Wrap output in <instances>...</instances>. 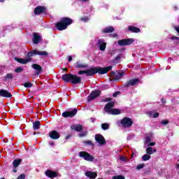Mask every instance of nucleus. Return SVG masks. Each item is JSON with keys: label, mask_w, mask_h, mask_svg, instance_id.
<instances>
[{"label": "nucleus", "mask_w": 179, "mask_h": 179, "mask_svg": "<svg viewBox=\"0 0 179 179\" xmlns=\"http://www.w3.org/2000/svg\"><path fill=\"white\" fill-rule=\"evenodd\" d=\"M49 136L51 138V139H59L61 135H59V133L57 131V130H53L49 133Z\"/></svg>", "instance_id": "obj_17"}, {"label": "nucleus", "mask_w": 179, "mask_h": 179, "mask_svg": "<svg viewBox=\"0 0 179 179\" xmlns=\"http://www.w3.org/2000/svg\"><path fill=\"white\" fill-rule=\"evenodd\" d=\"M117 34H113V37H117Z\"/></svg>", "instance_id": "obj_60"}, {"label": "nucleus", "mask_w": 179, "mask_h": 179, "mask_svg": "<svg viewBox=\"0 0 179 179\" xmlns=\"http://www.w3.org/2000/svg\"><path fill=\"white\" fill-rule=\"evenodd\" d=\"M95 141L99 143V145H106V138H104V136H103L101 134H96Z\"/></svg>", "instance_id": "obj_13"}, {"label": "nucleus", "mask_w": 179, "mask_h": 179, "mask_svg": "<svg viewBox=\"0 0 179 179\" xmlns=\"http://www.w3.org/2000/svg\"><path fill=\"white\" fill-rule=\"evenodd\" d=\"M134 38H124L121 39L117 41V44L120 45V47H125L127 45H131L134 43Z\"/></svg>", "instance_id": "obj_7"}, {"label": "nucleus", "mask_w": 179, "mask_h": 179, "mask_svg": "<svg viewBox=\"0 0 179 179\" xmlns=\"http://www.w3.org/2000/svg\"><path fill=\"white\" fill-rule=\"evenodd\" d=\"M155 145H156V143L151 142V143H150L149 146H155Z\"/></svg>", "instance_id": "obj_50"}, {"label": "nucleus", "mask_w": 179, "mask_h": 179, "mask_svg": "<svg viewBox=\"0 0 179 179\" xmlns=\"http://www.w3.org/2000/svg\"><path fill=\"white\" fill-rule=\"evenodd\" d=\"M120 160H122V162H126L127 159H125L124 157H120Z\"/></svg>", "instance_id": "obj_52"}, {"label": "nucleus", "mask_w": 179, "mask_h": 179, "mask_svg": "<svg viewBox=\"0 0 179 179\" xmlns=\"http://www.w3.org/2000/svg\"><path fill=\"white\" fill-rule=\"evenodd\" d=\"M121 55H122L120 54V55L116 56L115 58V61H118V60L121 59Z\"/></svg>", "instance_id": "obj_46"}, {"label": "nucleus", "mask_w": 179, "mask_h": 179, "mask_svg": "<svg viewBox=\"0 0 179 179\" xmlns=\"http://www.w3.org/2000/svg\"><path fill=\"white\" fill-rule=\"evenodd\" d=\"M161 124H162V125H167V124H169V120H162L161 122Z\"/></svg>", "instance_id": "obj_42"}, {"label": "nucleus", "mask_w": 179, "mask_h": 179, "mask_svg": "<svg viewBox=\"0 0 179 179\" xmlns=\"http://www.w3.org/2000/svg\"><path fill=\"white\" fill-rule=\"evenodd\" d=\"M34 135H36V131L34 132Z\"/></svg>", "instance_id": "obj_63"}, {"label": "nucleus", "mask_w": 179, "mask_h": 179, "mask_svg": "<svg viewBox=\"0 0 179 179\" xmlns=\"http://www.w3.org/2000/svg\"><path fill=\"white\" fill-rule=\"evenodd\" d=\"M80 20L82 22H85V23H86V22H87L89 20V17H87V16L81 17Z\"/></svg>", "instance_id": "obj_37"}, {"label": "nucleus", "mask_w": 179, "mask_h": 179, "mask_svg": "<svg viewBox=\"0 0 179 179\" xmlns=\"http://www.w3.org/2000/svg\"><path fill=\"white\" fill-rule=\"evenodd\" d=\"M108 114H111L112 115H120V114H121V110L113 108V109L108 113Z\"/></svg>", "instance_id": "obj_26"}, {"label": "nucleus", "mask_w": 179, "mask_h": 179, "mask_svg": "<svg viewBox=\"0 0 179 179\" xmlns=\"http://www.w3.org/2000/svg\"><path fill=\"white\" fill-rule=\"evenodd\" d=\"M0 179H5V178H0Z\"/></svg>", "instance_id": "obj_64"}, {"label": "nucleus", "mask_w": 179, "mask_h": 179, "mask_svg": "<svg viewBox=\"0 0 179 179\" xmlns=\"http://www.w3.org/2000/svg\"><path fill=\"white\" fill-rule=\"evenodd\" d=\"M34 55H43V57H48V52L46 51H38L37 50H34L27 53L26 59L15 57V59L17 61V62L22 64V65H26V64L31 62V57H34Z\"/></svg>", "instance_id": "obj_1"}, {"label": "nucleus", "mask_w": 179, "mask_h": 179, "mask_svg": "<svg viewBox=\"0 0 179 179\" xmlns=\"http://www.w3.org/2000/svg\"><path fill=\"white\" fill-rule=\"evenodd\" d=\"M87 135V131H83L79 134L80 138H83V136H86Z\"/></svg>", "instance_id": "obj_40"}, {"label": "nucleus", "mask_w": 179, "mask_h": 179, "mask_svg": "<svg viewBox=\"0 0 179 179\" xmlns=\"http://www.w3.org/2000/svg\"><path fill=\"white\" fill-rule=\"evenodd\" d=\"M148 115H149L150 117H152V115H153V113H152V111H148L147 113Z\"/></svg>", "instance_id": "obj_49"}, {"label": "nucleus", "mask_w": 179, "mask_h": 179, "mask_svg": "<svg viewBox=\"0 0 179 179\" xmlns=\"http://www.w3.org/2000/svg\"><path fill=\"white\" fill-rule=\"evenodd\" d=\"M72 23H73V19L68 17H62L60 22L56 23L55 27L57 30H59V31H62V30H66V29H68V26H70Z\"/></svg>", "instance_id": "obj_4"}, {"label": "nucleus", "mask_w": 179, "mask_h": 179, "mask_svg": "<svg viewBox=\"0 0 179 179\" xmlns=\"http://www.w3.org/2000/svg\"><path fill=\"white\" fill-rule=\"evenodd\" d=\"M115 29L113 27H106L103 30V33L107 34V33H113V31H114Z\"/></svg>", "instance_id": "obj_28"}, {"label": "nucleus", "mask_w": 179, "mask_h": 179, "mask_svg": "<svg viewBox=\"0 0 179 179\" xmlns=\"http://www.w3.org/2000/svg\"><path fill=\"white\" fill-rule=\"evenodd\" d=\"M71 138V135H68L66 136V139H69Z\"/></svg>", "instance_id": "obj_56"}, {"label": "nucleus", "mask_w": 179, "mask_h": 179, "mask_svg": "<svg viewBox=\"0 0 179 179\" xmlns=\"http://www.w3.org/2000/svg\"><path fill=\"white\" fill-rule=\"evenodd\" d=\"M115 71L110 72V76H115Z\"/></svg>", "instance_id": "obj_53"}, {"label": "nucleus", "mask_w": 179, "mask_h": 179, "mask_svg": "<svg viewBox=\"0 0 179 179\" xmlns=\"http://www.w3.org/2000/svg\"><path fill=\"white\" fill-rule=\"evenodd\" d=\"M40 125H41V123H40V121L34 122H33L34 129H35V130L40 129Z\"/></svg>", "instance_id": "obj_29"}, {"label": "nucleus", "mask_w": 179, "mask_h": 179, "mask_svg": "<svg viewBox=\"0 0 179 179\" xmlns=\"http://www.w3.org/2000/svg\"><path fill=\"white\" fill-rule=\"evenodd\" d=\"M101 128L103 131H107L110 128V124L108 123H103L101 124Z\"/></svg>", "instance_id": "obj_30"}, {"label": "nucleus", "mask_w": 179, "mask_h": 179, "mask_svg": "<svg viewBox=\"0 0 179 179\" xmlns=\"http://www.w3.org/2000/svg\"><path fill=\"white\" fill-rule=\"evenodd\" d=\"M118 94H121V92L120 91H117V92H114L113 94V97H117V96Z\"/></svg>", "instance_id": "obj_41"}, {"label": "nucleus", "mask_w": 179, "mask_h": 179, "mask_svg": "<svg viewBox=\"0 0 179 179\" xmlns=\"http://www.w3.org/2000/svg\"><path fill=\"white\" fill-rule=\"evenodd\" d=\"M31 68H33V69H34V71H36V72H35L36 76H38V75H40V73H41L43 72V67H41L40 66V64H31Z\"/></svg>", "instance_id": "obj_12"}, {"label": "nucleus", "mask_w": 179, "mask_h": 179, "mask_svg": "<svg viewBox=\"0 0 179 179\" xmlns=\"http://www.w3.org/2000/svg\"><path fill=\"white\" fill-rule=\"evenodd\" d=\"M145 152L147 155H153V148L152 147H148L146 148Z\"/></svg>", "instance_id": "obj_32"}, {"label": "nucleus", "mask_w": 179, "mask_h": 179, "mask_svg": "<svg viewBox=\"0 0 179 179\" xmlns=\"http://www.w3.org/2000/svg\"><path fill=\"white\" fill-rule=\"evenodd\" d=\"M78 156L84 159L86 162H94V157L93 155H90L89 152L86 151H81L79 152Z\"/></svg>", "instance_id": "obj_6"}, {"label": "nucleus", "mask_w": 179, "mask_h": 179, "mask_svg": "<svg viewBox=\"0 0 179 179\" xmlns=\"http://www.w3.org/2000/svg\"><path fill=\"white\" fill-rule=\"evenodd\" d=\"M86 75V70H82L78 72V75Z\"/></svg>", "instance_id": "obj_45"}, {"label": "nucleus", "mask_w": 179, "mask_h": 179, "mask_svg": "<svg viewBox=\"0 0 179 179\" xmlns=\"http://www.w3.org/2000/svg\"><path fill=\"white\" fill-rule=\"evenodd\" d=\"M70 128L72 131H76L77 132L83 131V126H82V124H73Z\"/></svg>", "instance_id": "obj_19"}, {"label": "nucleus", "mask_w": 179, "mask_h": 179, "mask_svg": "<svg viewBox=\"0 0 179 179\" xmlns=\"http://www.w3.org/2000/svg\"><path fill=\"white\" fill-rule=\"evenodd\" d=\"M0 2H5V0H0Z\"/></svg>", "instance_id": "obj_62"}, {"label": "nucleus", "mask_w": 179, "mask_h": 179, "mask_svg": "<svg viewBox=\"0 0 179 179\" xmlns=\"http://www.w3.org/2000/svg\"><path fill=\"white\" fill-rule=\"evenodd\" d=\"M174 29H175L176 31H177V32L179 34V27H174Z\"/></svg>", "instance_id": "obj_51"}, {"label": "nucleus", "mask_w": 179, "mask_h": 179, "mask_svg": "<svg viewBox=\"0 0 179 179\" xmlns=\"http://www.w3.org/2000/svg\"><path fill=\"white\" fill-rule=\"evenodd\" d=\"M171 39H172V40H177V41H178V40H179V38H178V37H177V36H173L171 38Z\"/></svg>", "instance_id": "obj_47"}, {"label": "nucleus", "mask_w": 179, "mask_h": 179, "mask_svg": "<svg viewBox=\"0 0 179 179\" xmlns=\"http://www.w3.org/2000/svg\"><path fill=\"white\" fill-rule=\"evenodd\" d=\"M22 163V159H16L13 162V173H17V168L20 166V164Z\"/></svg>", "instance_id": "obj_14"}, {"label": "nucleus", "mask_w": 179, "mask_h": 179, "mask_svg": "<svg viewBox=\"0 0 179 179\" xmlns=\"http://www.w3.org/2000/svg\"><path fill=\"white\" fill-rule=\"evenodd\" d=\"M112 179H125V176H113Z\"/></svg>", "instance_id": "obj_36"}, {"label": "nucleus", "mask_w": 179, "mask_h": 179, "mask_svg": "<svg viewBox=\"0 0 179 179\" xmlns=\"http://www.w3.org/2000/svg\"><path fill=\"white\" fill-rule=\"evenodd\" d=\"M120 124L122 128H131V126L134 125V121L130 117H124L120 120Z\"/></svg>", "instance_id": "obj_5"}, {"label": "nucleus", "mask_w": 179, "mask_h": 179, "mask_svg": "<svg viewBox=\"0 0 179 179\" xmlns=\"http://www.w3.org/2000/svg\"><path fill=\"white\" fill-rule=\"evenodd\" d=\"M140 80L138 78H134L131 80H127L126 83L124 84V87H129V86H135L139 83Z\"/></svg>", "instance_id": "obj_10"}, {"label": "nucleus", "mask_w": 179, "mask_h": 179, "mask_svg": "<svg viewBox=\"0 0 179 179\" xmlns=\"http://www.w3.org/2000/svg\"><path fill=\"white\" fill-rule=\"evenodd\" d=\"M129 31H131V33H141V29L135 27V26H129L128 27Z\"/></svg>", "instance_id": "obj_23"}, {"label": "nucleus", "mask_w": 179, "mask_h": 179, "mask_svg": "<svg viewBox=\"0 0 179 179\" xmlns=\"http://www.w3.org/2000/svg\"><path fill=\"white\" fill-rule=\"evenodd\" d=\"M23 71H24L23 67L19 66V67H17V68L14 70V72H15V73H20V72H23Z\"/></svg>", "instance_id": "obj_33"}, {"label": "nucleus", "mask_w": 179, "mask_h": 179, "mask_svg": "<svg viewBox=\"0 0 179 179\" xmlns=\"http://www.w3.org/2000/svg\"><path fill=\"white\" fill-rule=\"evenodd\" d=\"M101 94V91L100 90H94L92 91L90 95L87 96L88 101H92V100H94V99H97Z\"/></svg>", "instance_id": "obj_8"}, {"label": "nucleus", "mask_w": 179, "mask_h": 179, "mask_svg": "<svg viewBox=\"0 0 179 179\" xmlns=\"http://www.w3.org/2000/svg\"><path fill=\"white\" fill-rule=\"evenodd\" d=\"M85 176H86V177H88V178L94 179L97 177V173L92 172V171H87L85 173Z\"/></svg>", "instance_id": "obj_24"}, {"label": "nucleus", "mask_w": 179, "mask_h": 179, "mask_svg": "<svg viewBox=\"0 0 179 179\" xmlns=\"http://www.w3.org/2000/svg\"><path fill=\"white\" fill-rule=\"evenodd\" d=\"M47 8L43 6H38L34 10V15H41L42 13H45Z\"/></svg>", "instance_id": "obj_11"}, {"label": "nucleus", "mask_w": 179, "mask_h": 179, "mask_svg": "<svg viewBox=\"0 0 179 179\" xmlns=\"http://www.w3.org/2000/svg\"><path fill=\"white\" fill-rule=\"evenodd\" d=\"M152 152H154L155 153H156L157 150H156V149H154V150H152Z\"/></svg>", "instance_id": "obj_59"}, {"label": "nucleus", "mask_w": 179, "mask_h": 179, "mask_svg": "<svg viewBox=\"0 0 179 179\" xmlns=\"http://www.w3.org/2000/svg\"><path fill=\"white\" fill-rule=\"evenodd\" d=\"M159 115H160L159 113H155L152 115V117L153 118H159Z\"/></svg>", "instance_id": "obj_43"}, {"label": "nucleus", "mask_w": 179, "mask_h": 179, "mask_svg": "<svg viewBox=\"0 0 179 179\" xmlns=\"http://www.w3.org/2000/svg\"><path fill=\"white\" fill-rule=\"evenodd\" d=\"M112 100H113V99H111V98H106V99H102V101L103 103H107L108 101H111Z\"/></svg>", "instance_id": "obj_39"}, {"label": "nucleus", "mask_w": 179, "mask_h": 179, "mask_svg": "<svg viewBox=\"0 0 179 179\" xmlns=\"http://www.w3.org/2000/svg\"><path fill=\"white\" fill-rule=\"evenodd\" d=\"M72 61V56H69V62H71Z\"/></svg>", "instance_id": "obj_55"}, {"label": "nucleus", "mask_w": 179, "mask_h": 179, "mask_svg": "<svg viewBox=\"0 0 179 179\" xmlns=\"http://www.w3.org/2000/svg\"><path fill=\"white\" fill-rule=\"evenodd\" d=\"M114 102H108L107 103L105 106L104 109L106 110V113H109L110 111L113 109V107H114Z\"/></svg>", "instance_id": "obj_21"}, {"label": "nucleus", "mask_w": 179, "mask_h": 179, "mask_svg": "<svg viewBox=\"0 0 179 179\" xmlns=\"http://www.w3.org/2000/svg\"><path fill=\"white\" fill-rule=\"evenodd\" d=\"M125 75V71L118 72L117 74H115V77L110 80H118L121 79L122 76Z\"/></svg>", "instance_id": "obj_25"}, {"label": "nucleus", "mask_w": 179, "mask_h": 179, "mask_svg": "<svg viewBox=\"0 0 179 179\" xmlns=\"http://www.w3.org/2000/svg\"><path fill=\"white\" fill-rule=\"evenodd\" d=\"M3 78L5 82H8V80H13V74L8 73L3 77Z\"/></svg>", "instance_id": "obj_27"}, {"label": "nucleus", "mask_w": 179, "mask_h": 179, "mask_svg": "<svg viewBox=\"0 0 179 179\" xmlns=\"http://www.w3.org/2000/svg\"><path fill=\"white\" fill-rule=\"evenodd\" d=\"M143 167H145V164H138L136 167V169L137 170H141V169H143Z\"/></svg>", "instance_id": "obj_38"}, {"label": "nucleus", "mask_w": 179, "mask_h": 179, "mask_svg": "<svg viewBox=\"0 0 179 179\" xmlns=\"http://www.w3.org/2000/svg\"><path fill=\"white\" fill-rule=\"evenodd\" d=\"M0 97L10 99L12 97V93L6 90H0Z\"/></svg>", "instance_id": "obj_16"}, {"label": "nucleus", "mask_w": 179, "mask_h": 179, "mask_svg": "<svg viewBox=\"0 0 179 179\" xmlns=\"http://www.w3.org/2000/svg\"><path fill=\"white\" fill-rule=\"evenodd\" d=\"M76 114H78V109L74 108L72 111H65L62 113V117L64 118H68V117H70V118H72L75 117Z\"/></svg>", "instance_id": "obj_9"}, {"label": "nucleus", "mask_w": 179, "mask_h": 179, "mask_svg": "<svg viewBox=\"0 0 179 179\" xmlns=\"http://www.w3.org/2000/svg\"><path fill=\"white\" fill-rule=\"evenodd\" d=\"M40 41H41V36H40V34L36 32L34 33L32 38V42L34 43V44H40Z\"/></svg>", "instance_id": "obj_15"}, {"label": "nucleus", "mask_w": 179, "mask_h": 179, "mask_svg": "<svg viewBox=\"0 0 179 179\" xmlns=\"http://www.w3.org/2000/svg\"><path fill=\"white\" fill-rule=\"evenodd\" d=\"M24 87H27V88H30V87H33V84L30 82H27V83H24V85H23Z\"/></svg>", "instance_id": "obj_35"}, {"label": "nucleus", "mask_w": 179, "mask_h": 179, "mask_svg": "<svg viewBox=\"0 0 179 179\" xmlns=\"http://www.w3.org/2000/svg\"><path fill=\"white\" fill-rule=\"evenodd\" d=\"M45 174L46 177H48L49 178H55V177H57V176H58V174H57V172H54L52 170H47L45 172Z\"/></svg>", "instance_id": "obj_20"}, {"label": "nucleus", "mask_w": 179, "mask_h": 179, "mask_svg": "<svg viewBox=\"0 0 179 179\" xmlns=\"http://www.w3.org/2000/svg\"><path fill=\"white\" fill-rule=\"evenodd\" d=\"M161 101H162V103L163 104H166V99L162 98V99H161Z\"/></svg>", "instance_id": "obj_48"}, {"label": "nucleus", "mask_w": 179, "mask_h": 179, "mask_svg": "<svg viewBox=\"0 0 179 179\" xmlns=\"http://www.w3.org/2000/svg\"><path fill=\"white\" fill-rule=\"evenodd\" d=\"M113 69V66H108L106 67H93L86 70V76H93L96 73L99 75H104Z\"/></svg>", "instance_id": "obj_2"}, {"label": "nucleus", "mask_w": 179, "mask_h": 179, "mask_svg": "<svg viewBox=\"0 0 179 179\" xmlns=\"http://www.w3.org/2000/svg\"><path fill=\"white\" fill-rule=\"evenodd\" d=\"M147 141L150 142V137H147Z\"/></svg>", "instance_id": "obj_57"}, {"label": "nucleus", "mask_w": 179, "mask_h": 179, "mask_svg": "<svg viewBox=\"0 0 179 179\" xmlns=\"http://www.w3.org/2000/svg\"><path fill=\"white\" fill-rule=\"evenodd\" d=\"M89 0H81L82 2H87Z\"/></svg>", "instance_id": "obj_58"}, {"label": "nucleus", "mask_w": 179, "mask_h": 179, "mask_svg": "<svg viewBox=\"0 0 179 179\" xmlns=\"http://www.w3.org/2000/svg\"><path fill=\"white\" fill-rule=\"evenodd\" d=\"M24 178H26V176L24 174H21L17 177V179H24Z\"/></svg>", "instance_id": "obj_44"}, {"label": "nucleus", "mask_w": 179, "mask_h": 179, "mask_svg": "<svg viewBox=\"0 0 179 179\" xmlns=\"http://www.w3.org/2000/svg\"><path fill=\"white\" fill-rule=\"evenodd\" d=\"M76 68H77V69H83V68H89V65L80 62H76Z\"/></svg>", "instance_id": "obj_22"}, {"label": "nucleus", "mask_w": 179, "mask_h": 179, "mask_svg": "<svg viewBox=\"0 0 179 179\" xmlns=\"http://www.w3.org/2000/svg\"><path fill=\"white\" fill-rule=\"evenodd\" d=\"M83 143H85V145H87V146H94V144L92 141H84Z\"/></svg>", "instance_id": "obj_34"}, {"label": "nucleus", "mask_w": 179, "mask_h": 179, "mask_svg": "<svg viewBox=\"0 0 179 179\" xmlns=\"http://www.w3.org/2000/svg\"><path fill=\"white\" fill-rule=\"evenodd\" d=\"M49 145L50 146H54V141H50Z\"/></svg>", "instance_id": "obj_54"}, {"label": "nucleus", "mask_w": 179, "mask_h": 179, "mask_svg": "<svg viewBox=\"0 0 179 179\" xmlns=\"http://www.w3.org/2000/svg\"><path fill=\"white\" fill-rule=\"evenodd\" d=\"M62 79L64 82H66V83H72V85H79L80 83H82V78L73 75L72 73H65L62 76Z\"/></svg>", "instance_id": "obj_3"}, {"label": "nucleus", "mask_w": 179, "mask_h": 179, "mask_svg": "<svg viewBox=\"0 0 179 179\" xmlns=\"http://www.w3.org/2000/svg\"><path fill=\"white\" fill-rule=\"evenodd\" d=\"M63 71H68V69L65 68L63 69Z\"/></svg>", "instance_id": "obj_61"}, {"label": "nucleus", "mask_w": 179, "mask_h": 179, "mask_svg": "<svg viewBox=\"0 0 179 179\" xmlns=\"http://www.w3.org/2000/svg\"><path fill=\"white\" fill-rule=\"evenodd\" d=\"M98 47L100 51H105L106 47H107V43L104 42L103 40H99L98 41Z\"/></svg>", "instance_id": "obj_18"}, {"label": "nucleus", "mask_w": 179, "mask_h": 179, "mask_svg": "<svg viewBox=\"0 0 179 179\" xmlns=\"http://www.w3.org/2000/svg\"><path fill=\"white\" fill-rule=\"evenodd\" d=\"M150 155L149 154H145L142 157L143 162H148V160H150Z\"/></svg>", "instance_id": "obj_31"}]
</instances>
